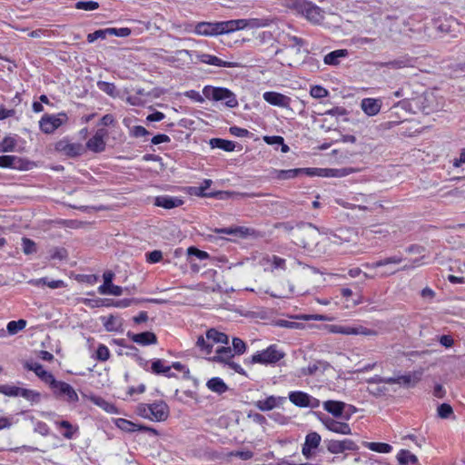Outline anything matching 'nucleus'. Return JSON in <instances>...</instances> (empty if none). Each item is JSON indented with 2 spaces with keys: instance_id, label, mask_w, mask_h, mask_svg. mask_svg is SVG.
<instances>
[{
  "instance_id": "nucleus-14",
  "label": "nucleus",
  "mask_w": 465,
  "mask_h": 465,
  "mask_svg": "<svg viewBox=\"0 0 465 465\" xmlns=\"http://www.w3.org/2000/svg\"><path fill=\"white\" fill-rule=\"evenodd\" d=\"M114 425L123 431L134 432V431H147L154 436L158 435V431L151 427L134 423L126 419L118 418L114 420Z\"/></svg>"
},
{
  "instance_id": "nucleus-17",
  "label": "nucleus",
  "mask_w": 465,
  "mask_h": 465,
  "mask_svg": "<svg viewBox=\"0 0 465 465\" xmlns=\"http://www.w3.org/2000/svg\"><path fill=\"white\" fill-rule=\"evenodd\" d=\"M108 133L101 128L96 131L94 135L86 142V148L94 153H101L105 149V137Z\"/></svg>"
},
{
  "instance_id": "nucleus-38",
  "label": "nucleus",
  "mask_w": 465,
  "mask_h": 465,
  "mask_svg": "<svg viewBox=\"0 0 465 465\" xmlns=\"http://www.w3.org/2000/svg\"><path fill=\"white\" fill-rule=\"evenodd\" d=\"M346 55H347L346 50L339 49V50L332 51V52L329 53L328 54H326L324 56L323 61L326 64L336 65L339 64V59L341 57H345Z\"/></svg>"
},
{
  "instance_id": "nucleus-3",
  "label": "nucleus",
  "mask_w": 465,
  "mask_h": 465,
  "mask_svg": "<svg viewBox=\"0 0 465 465\" xmlns=\"http://www.w3.org/2000/svg\"><path fill=\"white\" fill-rule=\"evenodd\" d=\"M443 107V99L434 90L426 91L420 94L411 97L409 101V112L413 114L421 113L429 114L439 111Z\"/></svg>"
},
{
  "instance_id": "nucleus-56",
  "label": "nucleus",
  "mask_w": 465,
  "mask_h": 465,
  "mask_svg": "<svg viewBox=\"0 0 465 465\" xmlns=\"http://www.w3.org/2000/svg\"><path fill=\"white\" fill-rule=\"evenodd\" d=\"M453 413L451 406L448 403H442L438 407V415L441 419H447Z\"/></svg>"
},
{
  "instance_id": "nucleus-33",
  "label": "nucleus",
  "mask_w": 465,
  "mask_h": 465,
  "mask_svg": "<svg viewBox=\"0 0 465 465\" xmlns=\"http://www.w3.org/2000/svg\"><path fill=\"white\" fill-rule=\"evenodd\" d=\"M206 337L209 341H212V345L213 346L216 343L228 344L229 337L216 329H210L206 331Z\"/></svg>"
},
{
  "instance_id": "nucleus-18",
  "label": "nucleus",
  "mask_w": 465,
  "mask_h": 465,
  "mask_svg": "<svg viewBox=\"0 0 465 465\" xmlns=\"http://www.w3.org/2000/svg\"><path fill=\"white\" fill-rule=\"evenodd\" d=\"M326 447L328 451L332 454H339L344 452L345 450H355L357 449L355 442L349 439L342 440H328L326 442Z\"/></svg>"
},
{
  "instance_id": "nucleus-61",
  "label": "nucleus",
  "mask_w": 465,
  "mask_h": 465,
  "mask_svg": "<svg viewBox=\"0 0 465 465\" xmlns=\"http://www.w3.org/2000/svg\"><path fill=\"white\" fill-rule=\"evenodd\" d=\"M100 90L106 93L109 95H114L115 92V86L114 84L100 81L97 83Z\"/></svg>"
},
{
  "instance_id": "nucleus-39",
  "label": "nucleus",
  "mask_w": 465,
  "mask_h": 465,
  "mask_svg": "<svg viewBox=\"0 0 465 465\" xmlns=\"http://www.w3.org/2000/svg\"><path fill=\"white\" fill-rule=\"evenodd\" d=\"M210 144L213 148H220L226 152H232L235 148V144L233 142L220 138L211 139Z\"/></svg>"
},
{
  "instance_id": "nucleus-28",
  "label": "nucleus",
  "mask_w": 465,
  "mask_h": 465,
  "mask_svg": "<svg viewBox=\"0 0 465 465\" xmlns=\"http://www.w3.org/2000/svg\"><path fill=\"white\" fill-rule=\"evenodd\" d=\"M232 350L231 347H218L215 351V355L210 358L212 361L222 362L227 364L233 357Z\"/></svg>"
},
{
  "instance_id": "nucleus-43",
  "label": "nucleus",
  "mask_w": 465,
  "mask_h": 465,
  "mask_svg": "<svg viewBox=\"0 0 465 465\" xmlns=\"http://www.w3.org/2000/svg\"><path fill=\"white\" fill-rule=\"evenodd\" d=\"M366 447L375 452L388 453L391 450V446L382 442H367Z\"/></svg>"
},
{
  "instance_id": "nucleus-21",
  "label": "nucleus",
  "mask_w": 465,
  "mask_h": 465,
  "mask_svg": "<svg viewBox=\"0 0 465 465\" xmlns=\"http://www.w3.org/2000/svg\"><path fill=\"white\" fill-rule=\"evenodd\" d=\"M198 59L201 63L207 64L210 65L219 66V67H232V68L242 67V64L239 62L224 61L215 55H212L209 54H201L198 55Z\"/></svg>"
},
{
  "instance_id": "nucleus-4",
  "label": "nucleus",
  "mask_w": 465,
  "mask_h": 465,
  "mask_svg": "<svg viewBox=\"0 0 465 465\" xmlns=\"http://www.w3.org/2000/svg\"><path fill=\"white\" fill-rule=\"evenodd\" d=\"M136 413L151 421L161 422L167 420L170 411L164 401H158L153 403H139L136 407Z\"/></svg>"
},
{
  "instance_id": "nucleus-30",
  "label": "nucleus",
  "mask_w": 465,
  "mask_h": 465,
  "mask_svg": "<svg viewBox=\"0 0 465 465\" xmlns=\"http://www.w3.org/2000/svg\"><path fill=\"white\" fill-rule=\"evenodd\" d=\"M369 383H387V384H400L406 385L407 384V376L406 375H394L393 377L383 378L380 376H375L368 380Z\"/></svg>"
},
{
  "instance_id": "nucleus-25",
  "label": "nucleus",
  "mask_w": 465,
  "mask_h": 465,
  "mask_svg": "<svg viewBox=\"0 0 465 465\" xmlns=\"http://www.w3.org/2000/svg\"><path fill=\"white\" fill-rule=\"evenodd\" d=\"M214 232L217 233L235 235L241 238H246L248 236H252L255 234V231L253 229L243 226L215 229Z\"/></svg>"
},
{
  "instance_id": "nucleus-49",
  "label": "nucleus",
  "mask_w": 465,
  "mask_h": 465,
  "mask_svg": "<svg viewBox=\"0 0 465 465\" xmlns=\"http://www.w3.org/2000/svg\"><path fill=\"white\" fill-rule=\"evenodd\" d=\"M104 324L105 329L109 331H117L121 326L119 319L113 315H110L109 317H107L104 320Z\"/></svg>"
},
{
  "instance_id": "nucleus-1",
  "label": "nucleus",
  "mask_w": 465,
  "mask_h": 465,
  "mask_svg": "<svg viewBox=\"0 0 465 465\" xmlns=\"http://www.w3.org/2000/svg\"><path fill=\"white\" fill-rule=\"evenodd\" d=\"M292 236L294 242L304 249L317 252H325V245H322V233L312 223L298 226Z\"/></svg>"
},
{
  "instance_id": "nucleus-20",
  "label": "nucleus",
  "mask_w": 465,
  "mask_h": 465,
  "mask_svg": "<svg viewBox=\"0 0 465 465\" xmlns=\"http://www.w3.org/2000/svg\"><path fill=\"white\" fill-rule=\"evenodd\" d=\"M285 401V397L271 395L265 399L255 401L254 405L261 411H269L282 406Z\"/></svg>"
},
{
  "instance_id": "nucleus-31",
  "label": "nucleus",
  "mask_w": 465,
  "mask_h": 465,
  "mask_svg": "<svg viewBox=\"0 0 465 465\" xmlns=\"http://www.w3.org/2000/svg\"><path fill=\"white\" fill-rule=\"evenodd\" d=\"M131 31H94L92 34L87 35V40L89 43L94 42L98 38L104 39L106 35H112L120 37H125L130 35Z\"/></svg>"
},
{
  "instance_id": "nucleus-24",
  "label": "nucleus",
  "mask_w": 465,
  "mask_h": 465,
  "mask_svg": "<svg viewBox=\"0 0 465 465\" xmlns=\"http://www.w3.org/2000/svg\"><path fill=\"white\" fill-rule=\"evenodd\" d=\"M323 424L326 427V429L334 433L342 435L351 434V427L346 422H341L333 419L328 418L325 420H323Z\"/></svg>"
},
{
  "instance_id": "nucleus-59",
  "label": "nucleus",
  "mask_w": 465,
  "mask_h": 465,
  "mask_svg": "<svg viewBox=\"0 0 465 465\" xmlns=\"http://www.w3.org/2000/svg\"><path fill=\"white\" fill-rule=\"evenodd\" d=\"M15 147V142L10 137H5L1 143H0V152L5 153V152H12Z\"/></svg>"
},
{
  "instance_id": "nucleus-12",
  "label": "nucleus",
  "mask_w": 465,
  "mask_h": 465,
  "mask_svg": "<svg viewBox=\"0 0 465 465\" xmlns=\"http://www.w3.org/2000/svg\"><path fill=\"white\" fill-rule=\"evenodd\" d=\"M114 273L112 271H106L104 272V283L98 288V292L100 294L114 296H120L123 294V288L114 284Z\"/></svg>"
},
{
  "instance_id": "nucleus-5",
  "label": "nucleus",
  "mask_w": 465,
  "mask_h": 465,
  "mask_svg": "<svg viewBox=\"0 0 465 465\" xmlns=\"http://www.w3.org/2000/svg\"><path fill=\"white\" fill-rule=\"evenodd\" d=\"M203 94L209 100L223 101L231 108L238 105L235 94L227 88L207 85L203 89Z\"/></svg>"
},
{
  "instance_id": "nucleus-45",
  "label": "nucleus",
  "mask_w": 465,
  "mask_h": 465,
  "mask_svg": "<svg viewBox=\"0 0 465 465\" xmlns=\"http://www.w3.org/2000/svg\"><path fill=\"white\" fill-rule=\"evenodd\" d=\"M321 440L322 438L320 434H318L317 432H310L309 434H307L305 438L304 445L315 450L320 445Z\"/></svg>"
},
{
  "instance_id": "nucleus-26",
  "label": "nucleus",
  "mask_w": 465,
  "mask_h": 465,
  "mask_svg": "<svg viewBox=\"0 0 465 465\" xmlns=\"http://www.w3.org/2000/svg\"><path fill=\"white\" fill-rule=\"evenodd\" d=\"M381 100L374 98H364L361 102V108L369 116L378 114L381 108Z\"/></svg>"
},
{
  "instance_id": "nucleus-23",
  "label": "nucleus",
  "mask_w": 465,
  "mask_h": 465,
  "mask_svg": "<svg viewBox=\"0 0 465 465\" xmlns=\"http://www.w3.org/2000/svg\"><path fill=\"white\" fill-rule=\"evenodd\" d=\"M347 234H352V232L350 230H340L338 233H322V245H325V250L331 244L340 245L349 241Z\"/></svg>"
},
{
  "instance_id": "nucleus-34",
  "label": "nucleus",
  "mask_w": 465,
  "mask_h": 465,
  "mask_svg": "<svg viewBox=\"0 0 465 465\" xmlns=\"http://www.w3.org/2000/svg\"><path fill=\"white\" fill-rule=\"evenodd\" d=\"M207 388L218 394L224 393L228 390V386L224 383V381L218 377L212 378L207 381Z\"/></svg>"
},
{
  "instance_id": "nucleus-40",
  "label": "nucleus",
  "mask_w": 465,
  "mask_h": 465,
  "mask_svg": "<svg viewBox=\"0 0 465 465\" xmlns=\"http://www.w3.org/2000/svg\"><path fill=\"white\" fill-rule=\"evenodd\" d=\"M196 346L199 348V350L206 354V355H210L213 351V345H212V341L208 340V338L205 336H203V335H200L198 338H197V341H196Z\"/></svg>"
},
{
  "instance_id": "nucleus-57",
  "label": "nucleus",
  "mask_w": 465,
  "mask_h": 465,
  "mask_svg": "<svg viewBox=\"0 0 465 465\" xmlns=\"http://www.w3.org/2000/svg\"><path fill=\"white\" fill-rule=\"evenodd\" d=\"M423 373L424 369L420 368L418 370H414L411 374H409V386L418 383L421 380Z\"/></svg>"
},
{
  "instance_id": "nucleus-48",
  "label": "nucleus",
  "mask_w": 465,
  "mask_h": 465,
  "mask_svg": "<svg viewBox=\"0 0 465 465\" xmlns=\"http://www.w3.org/2000/svg\"><path fill=\"white\" fill-rule=\"evenodd\" d=\"M35 285L45 284L51 289L62 288L64 286V282L62 280L48 281L46 278H41L34 282Z\"/></svg>"
},
{
  "instance_id": "nucleus-10",
  "label": "nucleus",
  "mask_w": 465,
  "mask_h": 465,
  "mask_svg": "<svg viewBox=\"0 0 465 465\" xmlns=\"http://www.w3.org/2000/svg\"><path fill=\"white\" fill-rule=\"evenodd\" d=\"M196 34L201 35H220L221 42L229 46H234L242 44L245 39H240L236 35L237 31H194Z\"/></svg>"
},
{
  "instance_id": "nucleus-8",
  "label": "nucleus",
  "mask_w": 465,
  "mask_h": 465,
  "mask_svg": "<svg viewBox=\"0 0 465 465\" xmlns=\"http://www.w3.org/2000/svg\"><path fill=\"white\" fill-rule=\"evenodd\" d=\"M284 353L277 349L276 345H271L267 349L258 351L252 357V363L272 364L282 359Z\"/></svg>"
},
{
  "instance_id": "nucleus-62",
  "label": "nucleus",
  "mask_w": 465,
  "mask_h": 465,
  "mask_svg": "<svg viewBox=\"0 0 465 465\" xmlns=\"http://www.w3.org/2000/svg\"><path fill=\"white\" fill-rule=\"evenodd\" d=\"M16 157L14 155H2L0 156V167H13Z\"/></svg>"
},
{
  "instance_id": "nucleus-37",
  "label": "nucleus",
  "mask_w": 465,
  "mask_h": 465,
  "mask_svg": "<svg viewBox=\"0 0 465 465\" xmlns=\"http://www.w3.org/2000/svg\"><path fill=\"white\" fill-rule=\"evenodd\" d=\"M409 262H411L413 265L417 264L422 258L425 257V249L420 245H412L409 248Z\"/></svg>"
},
{
  "instance_id": "nucleus-9",
  "label": "nucleus",
  "mask_w": 465,
  "mask_h": 465,
  "mask_svg": "<svg viewBox=\"0 0 465 465\" xmlns=\"http://www.w3.org/2000/svg\"><path fill=\"white\" fill-rule=\"evenodd\" d=\"M54 395L58 398H64L70 403H74L79 401L78 395L74 389L68 383L56 379L50 386Z\"/></svg>"
},
{
  "instance_id": "nucleus-54",
  "label": "nucleus",
  "mask_w": 465,
  "mask_h": 465,
  "mask_svg": "<svg viewBox=\"0 0 465 465\" xmlns=\"http://www.w3.org/2000/svg\"><path fill=\"white\" fill-rule=\"evenodd\" d=\"M190 193L196 195V196H201V197H214V196H217L218 194H222L223 193L222 192L206 193V192H203V190L201 186H198V187H191Z\"/></svg>"
},
{
  "instance_id": "nucleus-15",
  "label": "nucleus",
  "mask_w": 465,
  "mask_h": 465,
  "mask_svg": "<svg viewBox=\"0 0 465 465\" xmlns=\"http://www.w3.org/2000/svg\"><path fill=\"white\" fill-rule=\"evenodd\" d=\"M298 8L309 21L315 25L319 24L323 18V11L312 3L300 2L298 3Z\"/></svg>"
},
{
  "instance_id": "nucleus-46",
  "label": "nucleus",
  "mask_w": 465,
  "mask_h": 465,
  "mask_svg": "<svg viewBox=\"0 0 465 465\" xmlns=\"http://www.w3.org/2000/svg\"><path fill=\"white\" fill-rule=\"evenodd\" d=\"M22 248L25 254H33L37 252L36 244L29 238L24 237L22 239Z\"/></svg>"
},
{
  "instance_id": "nucleus-47",
  "label": "nucleus",
  "mask_w": 465,
  "mask_h": 465,
  "mask_svg": "<svg viewBox=\"0 0 465 465\" xmlns=\"http://www.w3.org/2000/svg\"><path fill=\"white\" fill-rule=\"evenodd\" d=\"M152 371L155 374H167L171 371V366H165L162 360H156L152 363Z\"/></svg>"
},
{
  "instance_id": "nucleus-41",
  "label": "nucleus",
  "mask_w": 465,
  "mask_h": 465,
  "mask_svg": "<svg viewBox=\"0 0 465 465\" xmlns=\"http://www.w3.org/2000/svg\"><path fill=\"white\" fill-rule=\"evenodd\" d=\"M324 172V176L330 177H343L353 173L352 168H341V169H325L321 170Z\"/></svg>"
},
{
  "instance_id": "nucleus-52",
  "label": "nucleus",
  "mask_w": 465,
  "mask_h": 465,
  "mask_svg": "<svg viewBox=\"0 0 465 465\" xmlns=\"http://www.w3.org/2000/svg\"><path fill=\"white\" fill-rule=\"evenodd\" d=\"M77 9H83L86 11H93L99 7L97 2L94 1H79L75 4Z\"/></svg>"
},
{
  "instance_id": "nucleus-64",
  "label": "nucleus",
  "mask_w": 465,
  "mask_h": 465,
  "mask_svg": "<svg viewBox=\"0 0 465 465\" xmlns=\"http://www.w3.org/2000/svg\"><path fill=\"white\" fill-rule=\"evenodd\" d=\"M131 134L138 138L148 135L149 132L143 126L136 125L131 129Z\"/></svg>"
},
{
  "instance_id": "nucleus-42",
  "label": "nucleus",
  "mask_w": 465,
  "mask_h": 465,
  "mask_svg": "<svg viewBox=\"0 0 465 465\" xmlns=\"http://www.w3.org/2000/svg\"><path fill=\"white\" fill-rule=\"evenodd\" d=\"M26 326L25 320L11 321L7 323L6 329L10 335H15Z\"/></svg>"
},
{
  "instance_id": "nucleus-27",
  "label": "nucleus",
  "mask_w": 465,
  "mask_h": 465,
  "mask_svg": "<svg viewBox=\"0 0 465 465\" xmlns=\"http://www.w3.org/2000/svg\"><path fill=\"white\" fill-rule=\"evenodd\" d=\"M127 336L135 343L145 346L155 344L157 342L156 335L151 331H144L141 333L128 332Z\"/></svg>"
},
{
  "instance_id": "nucleus-50",
  "label": "nucleus",
  "mask_w": 465,
  "mask_h": 465,
  "mask_svg": "<svg viewBox=\"0 0 465 465\" xmlns=\"http://www.w3.org/2000/svg\"><path fill=\"white\" fill-rule=\"evenodd\" d=\"M232 353L237 355H242L246 351V344L245 342L240 339V338H233L232 339Z\"/></svg>"
},
{
  "instance_id": "nucleus-19",
  "label": "nucleus",
  "mask_w": 465,
  "mask_h": 465,
  "mask_svg": "<svg viewBox=\"0 0 465 465\" xmlns=\"http://www.w3.org/2000/svg\"><path fill=\"white\" fill-rule=\"evenodd\" d=\"M24 367L27 369L28 371H32L35 373V375L45 384H47L49 387L52 385V383L54 381L55 378L54 375L45 371L44 367L35 361H26L24 364Z\"/></svg>"
},
{
  "instance_id": "nucleus-13",
  "label": "nucleus",
  "mask_w": 465,
  "mask_h": 465,
  "mask_svg": "<svg viewBox=\"0 0 465 465\" xmlns=\"http://www.w3.org/2000/svg\"><path fill=\"white\" fill-rule=\"evenodd\" d=\"M289 400L295 406L301 408H318L320 401L315 399L303 391H292L289 394Z\"/></svg>"
},
{
  "instance_id": "nucleus-22",
  "label": "nucleus",
  "mask_w": 465,
  "mask_h": 465,
  "mask_svg": "<svg viewBox=\"0 0 465 465\" xmlns=\"http://www.w3.org/2000/svg\"><path fill=\"white\" fill-rule=\"evenodd\" d=\"M262 96L268 104L274 106L287 108L291 104V98L289 96L277 92H265Z\"/></svg>"
},
{
  "instance_id": "nucleus-32",
  "label": "nucleus",
  "mask_w": 465,
  "mask_h": 465,
  "mask_svg": "<svg viewBox=\"0 0 465 465\" xmlns=\"http://www.w3.org/2000/svg\"><path fill=\"white\" fill-rule=\"evenodd\" d=\"M345 407V403L337 401H326L323 402V408L329 413L335 417H341Z\"/></svg>"
},
{
  "instance_id": "nucleus-6",
  "label": "nucleus",
  "mask_w": 465,
  "mask_h": 465,
  "mask_svg": "<svg viewBox=\"0 0 465 465\" xmlns=\"http://www.w3.org/2000/svg\"><path fill=\"white\" fill-rule=\"evenodd\" d=\"M326 330L331 333H339L343 335H362V336H377L378 331L373 329L367 328L361 324L353 325H338L331 324L326 326Z\"/></svg>"
},
{
  "instance_id": "nucleus-7",
  "label": "nucleus",
  "mask_w": 465,
  "mask_h": 465,
  "mask_svg": "<svg viewBox=\"0 0 465 465\" xmlns=\"http://www.w3.org/2000/svg\"><path fill=\"white\" fill-rule=\"evenodd\" d=\"M67 121L68 116L65 113H59L57 114H45L39 121V127L43 133L50 134L66 124Z\"/></svg>"
},
{
  "instance_id": "nucleus-36",
  "label": "nucleus",
  "mask_w": 465,
  "mask_h": 465,
  "mask_svg": "<svg viewBox=\"0 0 465 465\" xmlns=\"http://www.w3.org/2000/svg\"><path fill=\"white\" fill-rule=\"evenodd\" d=\"M90 401L94 403L96 406L100 407L101 409H103L104 411H105L106 412L108 413H117V408L106 401L104 399L101 398V397H97V396H91L90 398Z\"/></svg>"
},
{
  "instance_id": "nucleus-44",
  "label": "nucleus",
  "mask_w": 465,
  "mask_h": 465,
  "mask_svg": "<svg viewBox=\"0 0 465 465\" xmlns=\"http://www.w3.org/2000/svg\"><path fill=\"white\" fill-rule=\"evenodd\" d=\"M19 396L31 402H38L40 401V393L29 389L20 388Z\"/></svg>"
},
{
  "instance_id": "nucleus-63",
  "label": "nucleus",
  "mask_w": 465,
  "mask_h": 465,
  "mask_svg": "<svg viewBox=\"0 0 465 465\" xmlns=\"http://www.w3.org/2000/svg\"><path fill=\"white\" fill-rule=\"evenodd\" d=\"M231 134L236 136V137H246L249 136L251 134L247 129H243L237 126H232L230 128Z\"/></svg>"
},
{
  "instance_id": "nucleus-35",
  "label": "nucleus",
  "mask_w": 465,
  "mask_h": 465,
  "mask_svg": "<svg viewBox=\"0 0 465 465\" xmlns=\"http://www.w3.org/2000/svg\"><path fill=\"white\" fill-rule=\"evenodd\" d=\"M302 168L289 169V170H274L273 177L278 180H288L296 177L299 173H302Z\"/></svg>"
},
{
  "instance_id": "nucleus-29",
  "label": "nucleus",
  "mask_w": 465,
  "mask_h": 465,
  "mask_svg": "<svg viewBox=\"0 0 465 465\" xmlns=\"http://www.w3.org/2000/svg\"><path fill=\"white\" fill-rule=\"evenodd\" d=\"M183 200L177 197H172L167 195H162L155 198V205L159 207H163L164 209H172L174 207L181 206L183 204Z\"/></svg>"
},
{
  "instance_id": "nucleus-51",
  "label": "nucleus",
  "mask_w": 465,
  "mask_h": 465,
  "mask_svg": "<svg viewBox=\"0 0 465 465\" xmlns=\"http://www.w3.org/2000/svg\"><path fill=\"white\" fill-rule=\"evenodd\" d=\"M20 388L10 385H0V393L10 397L19 396Z\"/></svg>"
},
{
  "instance_id": "nucleus-16",
  "label": "nucleus",
  "mask_w": 465,
  "mask_h": 465,
  "mask_svg": "<svg viewBox=\"0 0 465 465\" xmlns=\"http://www.w3.org/2000/svg\"><path fill=\"white\" fill-rule=\"evenodd\" d=\"M403 262L402 257L393 256L390 258H386L384 260H381L378 262H375L371 264H366V267L368 268H379V267H388L386 270L381 272V276H387L394 273L396 271H398V266Z\"/></svg>"
},
{
  "instance_id": "nucleus-55",
  "label": "nucleus",
  "mask_w": 465,
  "mask_h": 465,
  "mask_svg": "<svg viewBox=\"0 0 465 465\" xmlns=\"http://www.w3.org/2000/svg\"><path fill=\"white\" fill-rule=\"evenodd\" d=\"M110 357L109 349L104 345L100 344L96 350V359L101 361H105Z\"/></svg>"
},
{
  "instance_id": "nucleus-58",
  "label": "nucleus",
  "mask_w": 465,
  "mask_h": 465,
  "mask_svg": "<svg viewBox=\"0 0 465 465\" xmlns=\"http://www.w3.org/2000/svg\"><path fill=\"white\" fill-rule=\"evenodd\" d=\"M163 259V252L159 250H154L151 252L146 253V262L149 263H156L161 262Z\"/></svg>"
},
{
  "instance_id": "nucleus-2",
  "label": "nucleus",
  "mask_w": 465,
  "mask_h": 465,
  "mask_svg": "<svg viewBox=\"0 0 465 465\" xmlns=\"http://www.w3.org/2000/svg\"><path fill=\"white\" fill-rule=\"evenodd\" d=\"M202 26H212L213 29H256L260 27H279L277 21L273 19H259V18H252V19H237V20H230V21H223V22H199L194 27L195 29H199Z\"/></svg>"
},
{
  "instance_id": "nucleus-60",
  "label": "nucleus",
  "mask_w": 465,
  "mask_h": 465,
  "mask_svg": "<svg viewBox=\"0 0 465 465\" xmlns=\"http://www.w3.org/2000/svg\"><path fill=\"white\" fill-rule=\"evenodd\" d=\"M187 253H188V255L195 256L199 260H205V259L209 258V254L206 252L201 251L193 246L189 247L187 249Z\"/></svg>"
},
{
  "instance_id": "nucleus-11",
  "label": "nucleus",
  "mask_w": 465,
  "mask_h": 465,
  "mask_svg": "<svg viewBox=\"0 0 465 465\" xmlns=\"http://www.w3.org/2000/svg\"><path fill=\"white\" fill-rule=\"evenodd\" d=\"M54 149L56 152L68 157H76L84 153V147L81 143H71L66 139L58 141L54 145Z\"/></svg>"
},
{
  "instance_id": "nucleus-53",
  "label": "nucleus",
  "mask_w": 465,
  "mask_h": 465,
  "mask_svg": "<svg viewBox=\"0 0 465 465\" xmlns=\"http://www.w3.org/2000/svg\"><path fill=\"white\" fill-rule=\"evenodd\" d=\"M310 94L313 98H323V97L328 96L329 92L327 89H325L324 87H322L321 85H314L311 88Z\"/></svg>"
}]
</instances>
